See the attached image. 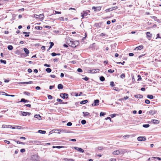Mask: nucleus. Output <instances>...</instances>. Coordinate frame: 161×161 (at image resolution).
Wrapping results in <instances>:
<instances>
[{
  "label": "nucleus",
  "mask_w": 161,
  "mask_h": 161,
  "mask_svg": "<svg viewBox=\"0 0 161 161\" xmlns=\"http://www.w3.org/2000/svg\"><path fill=\"white\" fill-rule=\"evenodd\" d=\"M66 42L69 46L73 47H75L79 43L78 41H74L70 38L69 40H67Z\"/></svg>",
  "instance_id": "1"
},
{
  "label": "nucleus",
  "mask_w": 161,
  "mask_h": 161,
  "mask_svg": "<svg viewBox=\"0 0 161 161\" xmlns=\"http://www.w3.org/2000/svg\"><path fill=\"white\" fill-rule=\"evenodd\" d=\"M90 13V11L89 10L86 11H83L81 13L82 17V19H83L85 16H86Z\"/></svg>",
  "instance_id": "2"
},
{
  "label": "nucleus",
  "mask_w": 161,
  "mask_h": 161,
  "mask_svg": "<svg viewBox=\"0 0 161 161\" xmlns=\"http://www.w3.org/2000/svg\"><path fill=\"white\" fill-rule=\"evenodd\" d=\"M60 97L63 99L68 98L69 95L66 93H61L60 94Z\"/></svg>",
  "instance_id": "3"
},
{
  "label": "nucleus",
  "mask_w": 161,
  "mask_h": 161,
  "mask_svg": "<svg viewBox=\"0 0 161 161\" xmlns=\"http://www.w3.org/2000/svg\"><path fill=\"white\" fill-rule=\"evenodd\" d=\"M137 140L139 141H146V139L145 136H139L137 138Z\"/></svg>",
  "instance_id": "4"
},
{
  "label": "nucleus",
  "mask_w": 161,
  "mask_h": 161,
  "mask_svg": "<svg viewBox=\"0 0 161 161\" xmlns=\"http://www.w3.org/2000/svg\"><path fill=\"white\" fill-rule=\"evenodd\" d=\"M92 9H94V11H99L101 9V7H93L92 8Z\"/></svg>",
  "instance_id": "5"
},
{
  "label": "nucleus",
  "mask_w": 161,
  "mask_h": 161,
  "mask_svg": "<svg viewBox=\"0 0 161 161\" xmlns=\"http://www.w3.org/2000/svg\"><path fill=\"white\" fill-rule=\"evenodd\" d=\"M99 100L98 99H96L94 100V103H92V106H97L98 105L99 103Z\"/></svg>",
  "instance_id": "6"
},
{
  "label": "nucleus",
  "mask_w": 161,
  "mask_h": 161,
  "mask_svg": "<svg viewBox=\"0 0 161 161\" xmlns=\"http://www.w3.org/2000/svg\"><path fill=\"white\" fill-rule=\"evenodd\" d=\"M74 148L75 149L77 150L79 152H81V153H83L84 152V150L81 148H79L77 147H74Z\"/></svg>",
  "instance_id": "7"
},
{
  "label": "nucleus",
  "mask_w": 161,
  "mask_h": 161,
  "mask_svg": "<svg viewBox=\"0 0 161 161\" xmlns=\"http://www.w3.org/2000/svg\"><path fill=\"white\" fill-rule=\"evenodd\" d=\"M143 48V46L142 45L139 46L138 47H136L135 49V50L137 51L142 49Z\"/></svg>",
  "instance_id": "8"
},
{
  "label": "nucleus",
  "mask_w": 161,
  "mask_h": 161,
  "mask_svg": "<svg viewBox=\"0 0 161 161\" xmlns=\"http://www.w3.org/2000/svg\"><path fill=\"white\" fill-rule=\"evenodd\" d=\"M102 24V22H100L99 23H95L94 25V26H95L97 28H99L100 27H101Z\"/></svg>",
  "instance_id": "9"
},
{
  "label": "nucleus",
  "mask_w": 161,
  "mask_h": 161,
  "mask_svg": "<svg viewBox=\"0 0 161 161\" xmlns=\"http://www.w3.org/2000/svg\"><path fill=\"white\" fill-rule=\"evenodd\" d=\"M32 81H30L29 82H21L19 83V84H31L32 83Z\"/></svg>",
  "instance_id": "10"
},
{
  "label": "nucleus",
  "mask_w": 161,
  "mask_h": 161,
  "mask_svg": "<svg viewBox=\"0 0 161 161\" xmlns=\"http://www.w3.org/2000/svg\"><path fill=\"white\" fill-rule=\"evenodd\" d=\"M134 97L137 98H142L143 97V96L141 94L135 95Z\"/></svg>",
  "instance_id": "11"
},
{
  "label": "nucleus",
  "mask_w": 161,
  "mask_h": 161,
  "mask_svg": "<svg viewBox=\"0 0 161 161\" xmlns=\"http://www.w3.org/2000/svg\"><path fill=\"white\" fill-rule=\"evenodd\" d=\"M29 101L28 100H26L24 98H22L21 99V100L20 102H18V103L19 102H24V103H26V102H29Z\"/></svg>",
  "instance_id": "12"
},
{
  "label": "nucleus",
  "mask_w": 161,
  "mask_h": 161,
  "mask_svg": "<svg viewBox=\"0 0 161 161\" xmlns=\"http://www.w3.org/2000/svg\"><path fill=\"white\" fill-rule=\"evenodd\" d=\"M120 153V152L119 150H116L113 152V154L114 155H118Z\"/></svg>",
  "instance_id": "13"
},
{
  "label": "nucleus",
  "mask_w": 161,
  "mask_h": 161,
  "mask_svg": "<svg viewBox=\"0 0 161 161\" xmlns=\"http://www.w3.org/2000/svg\"><path fill=\"white\" fill-rule=\"evenodd\" d=\"M2 127L3 128H11L12 126L10 125H3L2 126Z\"/></svg>",
  "instance_id": "14"
},
{
  "label": "nucleus",
  "mask_w": 161,
  "mask_h": 161,
  "mask_svg": "<svg viewBox=\"0 0 161 161\" xmlns=\"http://www.w3.org/2000/svg\"><path fill=\"white\" fill-rule=\"evenodd\" d=\"M34 117L39 120L41 119V117L39 114H36L35 115Z\"/></svg>",
  "instance_id": "15"
},
{
  "label": "nucleus",
  "mask_w": 161,
  "mask_h": 161,
  "mask_svg": "<svg viewBox=\"0 0 161 161\" xmlns=\"http://www.w3.org/2000/svg\"><path fill=\"white\" fill-rule=\"evenodd\" d=\"M152 122L154 124H158L159 123V121L156 119H152Z\"/></svg>",
  "instance_id": "16"
},
{
  "label": "nucleus",
  "mask_w": 161,
  "mask_h": 161,
  "mask_svg": "<svg viewBox=\"0 0 161 161\" xmlns=\"http://www.w3.org/2000/svg\"><path fill=\"white\" fill-rule=\"evenodd\" d=\"M63 88V86L61 84H59L58 86V89H62Z\"/></svg>",
  "instance_id": "17"
},
{
  "label": "nucleus",
  "mask_w": 161,
  "mask_h": 161,
  "mask_svg": "<svg viewBox=\"0 0 161 161\" xmlns=\"http://www.w3.org/2000/svg\"><path fill=\"white\" fill-rule=\"evenodd\" d=\"M88 102V100H83L80 102V103L81 104H84L87 103Z\"/></svg>",
  "instance_id": "18"
},
{
  "label": "nucleus",
  "mask_w": 161,
  "mask_h": 161,
  "mask_svg": "<svg viewBox=\"0 0 161 161\" xmlns=\"http://www.w3.org/2000/svg\"><path fill=\"white\" fill-rule=\"evenodd\" d=\"M24 51L25 52L26 54H28L29 53V50L26 48H24Z\"/></svg>",
  "instance_id": "19"
},
{
  "label": "nucleus",
  "mask_w": 161,
  "mask_h": 161,
  "mask_svg": "<svg viewBox=\"0 0 161 161\" xmlns=\"http://www.w3.org/2000/svg\"><path fill=\"white\" fill-rule=\"evenodd\" d=\"M156 113V111L155 110H151L149 112V113L151 114H153Z\"/></svg>",
  "instance_id": "20"
},
{
  "label": "nucleus",
  "mask_w": 161,
  "mask_h": 161,
  "mask_svg": "<svg viewBox=\"0 0 161 161\" xmlns=\"http://www.w3.org/2000/svg\"><path fill=\"white\" fill-rule=\"evenodd\" d=\"M99 69H92V73H95L97 72H99Z\"/></svg>",
  "instance_id": "21"
},
{
  "label": "nucleus",
  "mask_w": 161,
  "mask_h": 161,
  "mask_svg": "<svg viewBox=\"0 0 161 161\" xmlns=\"http://www.w3.org/2000/svg\"><path fill=\"white\" fill-rule=\"evenodd\" d=\"M146 34L147 37L151 38L152 37V34H151L149 32H147Z\"/></svg>",
  "instance_id": "22"
},
{
  "label": "nucleus",
  "mask_w": 161,
  "mask_h": 161,
  "mask_svg": "<svg viewBox=\"0 0 161 161\" xmlns=\"http://www.w3.org/2000/svg\"><path fill=\"white\" fill-rule=\"evenodd\" d=\"M147 98L150 99H153V96L152 95H148L147 96Z\"/></svg>",
  "instance_id": "23"
},
{
  "label": "nucleus",
  "mask_w": 161,
  "mask_h": 161,
  "mask_svg": "<svg viewBox=\"0 0 161 161\" xmlns=\"http://www.w3.org/2000/svg\"><path fill=\"white\" fill-rule=\"evenodd\" d=\"M83 114H84L83 116L84 117H86L89 115V113L88 112H83Z\"/></svg>",
  "instance_id": "24"
},
{
  "label": "nucleus",
  "mask_w": 161,
  "mask_h": 161,
  "mask_svg": "<svg viewBox=\"0 0 161 161\" xmlns=\"http://www.w3.org/2000/svg\"><path fill=\"white\" fill-rule=\"evenodd\" d=\"M38 132L41 134H44L46 133V132L45 130H39L38 131Z\"/></svg>",
  "instance_id": "25"
},
{
  "label": "nucleus",
  "mask_w": 161,
  "mask_h": 161,
  "mask_svg": "<svg viewBox=\"0 0 161 161\" xmlns=\"http://www.w3.org/2000/svg\"><path fill=\"white\" fill-rule=\"evenodd\" d=\"M7 48H8V49L9 50H12L13 48V46L12 45H8V46Z\"/></svg>",
  "instance_id": "26"
},
{
  "label": "nucleus",
  "mask_w": 161,
  "mask_h": 161,
  "mask_svg": "<svg viewBox=\"0 0 161 161\" xmlns=\"http://www.w3.org/2000/svg\"><path fill=\"white\" fill-rule=\"evenodd\" d=\"M39 143H40L39 142L37 141H32V142H31L33 144H38Z\"/></svg>",
  "instance_id": "27"
},
{
  "label": "nucleus",
  "mask_w": 161,
  "mask_h": 161,
  "mask_svg": "<svg viewBox=\"0 0 161 161\" xmlns=\"http://www.w3.org/2000/svg\"><path fill=\"white\" fill-rule=\"evenodd\" d=\"M35 29L37 30H41L42 29V28L41 26H36L35 27Z\"/></svg>",
  "instance_id": "28"
},
{
  "label": "nucleus",
  "mask_w": 161,
  "mask_h": 161,
  "mask_svg": "<svg viewBox=\"0 0 161 161\" xmlns=\"http://www.w3.org/2000/svg\"><path fill=\"white\" fill-rule=\"evenodd\" d=\"M44 16L43 14H40L38 15V18L40 19H42L44 18Z\"/></svg>",
  "instance_id": "29"
},
{
  "label": "nucleus",
  "mask_w": 161,
  "mask_h": 161,
  "mask_svg": "<svg viewBox=\"0 0 161 161\" xmlns=\"http://www.w3.org/2000/svg\"><path fill=\"white\" fill-rule=\"evenodd\" d=\"M22 115L23 116H26L27 115V112H21Z\"/></svg>",
  "instance_id": "30"
},
{
  "label": "nucleus",
  "mask_w": 161,
  "mask_h": 161,
  "mask_svg": "<svg viewBox=\"0 0 161 161\" xmlns=\"http://www.w3.org/2000/svg\"><path fill=\"white\" fill-rule=\"evenodd\" d=\"M63 160L64 161H74V160L72 159H68L67 158H64Z\"/></svg>",
  "instance_id": "31"
},
{
  "label": "nucleus",
  "mask_w": 161,
  "mask_h": 161,
  "mask_svg": "<svg viewBox=\"0 0 161 161\" xmlns=\"http://www.w3.org/2000/svg\"><path fill=\"white\" fill-rule=\"evenodd\" d=\"M50 45L49 46V49H50L51 48H52L53 46L54 45V43L53 42H50Z\"/></svg>",
  "instance_id": "32"
},
{
  "label": "nucleus",
  "mask_w": 161,
  "mask_h": 161,
  "mask_svg": "<svg viewBox=\"0 0 161 161\" xmlns=\"http://www.w3.org/2000/svg\"><path fill=\"white\" fill-rule=\"evenodd\" d=\"M46 71L47 72V73H50L51 72L52 70L50 68H47L46 69Z\"/></svg>",
  "instance_id": "33"
},
{
  "label": "nucleus",
  "mask_w": 161,
  "mask_h": 161,
  "mask_svg": "<svg viewBox=\"0 0 161 161\" xmlns=\"http://www.w3.org/2000/svg\"><path fill=\"white\" fill-rule=\"evenodd\" d=\"M100 80L102 81H103L105 80V78L103 76H101L100 78Z\"/></svg>",
  "instance_id": "34"
},
{
  "label": "nucleus",
  "mask_w": 161,
  "mask_h": 161,
  "mask_svg": "<svg viewBox=\"0 0 161 161\" xmlns=\"http://www.w3.org/2000/svg\"><path fill=\"white\" fill-rule=\"evenodd\" d=\"M17 143H19V144H25V143H24L23 142H19V141H15Z\"/></svg>",
  "instance_id": "35"
},
{
  "label": "nucleus",
  "mask_w": 161,
  "mask_h": 161,
  "mask_svg": "<svg viewBox=\"0 0 161 161\" xmlns=\"http://www.w3.org/2000/svg\"><path fill=\"white\" fill-rule=\"evenodd\" d=\"M5 94V95L7 96H10V97H14L15 96V95H9V94H8L5 92H4Z\"/></svg>",
  "instance_id": "36"
},
{
  "label": "nucleus",
  "mask_w": 161,
  "mask_h": 161,
  "mask_svg": "<svg viewBox=\"0 0 161 161\" xmlns=\"http://www.w3.org/2000/svg\"><path fill=\"white\" fill-rule=\"evenodd\" d=\"M0 61L1 63H3L4 64H6V61L5 60H3L2 59H1L0 60Z\"/></svg>",
  "instance_id": "37"
},
{
  "label": "nucleus",
  "mask_w": 161,
  "mask_h": 161,
  "mask_svg": "<svg viewBox=\"0 0 161 161\" xmlns=\"http://www.w3.org/2000/svg\"><path fill=\"white\" fill-rule=\"evenodd\" d=\"M23 93L25 95H27V96H29L30 95H31V94L29 92H23Z\"/></svg>",
  "instance_id": "38"
},
{
  "label": "nucleus",
  "mask_w": 161,
  "mask_h": 161,
  "mask_svg": "<svg viewBox=\"0 0 161 161\" xmlns=\"http://www.w3.org/2000/svg\"><path fill=\"white\" fill-rule=\"evenodd\" d=\"M143 127L144 128H148L149 127L150 125L149 124H144L143 125Z\"/></svg>",
  "instance_id": "39"
},
{
  "label": "nucleus",
  "mask_w": 161,
  "mask_h": 161,
  "mask_svg": "<svg viewBox=\"0 0 161 161\" xmlns=\"http://www.w3.org/2000/svg\"><path fill=\"white\" fill-rule=\"evenodd\" d=\"M116 43H114L113 45H111V48H112L113 49L114 48H115L116 46Z\"/></svg>",
  "instance_id": "40"
},
{
  "label": "nucleus",
  "mask_w": 161,
  "mask_h": 161,
  "mask_svg": "<svg viewBox=\"0 0 161 161\" xmlns=\"http://www.w3.org/2000/svg\"><path fill=\"white\" fill-rule=\"evenodd\" d=\"M106 114V113L103 112H101L100 113V116H103Z\"/></svg>",
  "instance_id": "41"
},
{
  "label": "nucleus",
  "mask_w": 161,
  "mask_h": 161,
  "mask_svg": "<svg viewBox=\"0 0 161 161\" xmlns=\"http://www.w3.org/2000/svg\"><path fill=\"white\" fill-rule=\"evenodd\" d=\"M113 10V9H112V8H108V9H106L105 11L106 12H108L110 11H111Z\"/></svg>",
  "instance_id": "42"
},
{
  "label": "nucleus",
  "mask_w": 161,
  "mask_h": 161,
  "mask_svg": "<svg viewBox=\"0 0 161 161\" xmlns=\"http://www.w3.org/2000/svg\"><path fill=\"white\" fill-rule=\"evenodd\" d=\"M86 123V120H84V119H83V120H82L81 121V123L82 124V125H84Z\"/></svg>",
  "instance_id": "43"
},
{
  "label": "nucleus",
  "mask_w": 161,
  "mask_h": 161,
  "mask_svg": "<svg viewBox=\"0 0 161 161\" xmlns=\"http://www.w3.org/2000/svg\"><path fill=\"white\" fill-rule=\"evenodd\" d=\"M125 74L123 73L120 75V77L122 79L125 78Z\"/></svg>",
  "instance_id": "44"
},
{
  "label": "nucleus",
  "mask_w": 161,
  "mask_h": 161,
  "mask_svg": "<svg viewBox=\"0 0 161 161\" xmlns=\"http://www.w3.org/2000/svg\"><path fill=\"white\" fill-rule=\"evenodd\" d=\"M113 89L114 90H115L116 91L119 92L120 90V89H119L118 87H114L113 88Z\"/></svg>",
  "instance_id": "45"
},
{
  "label": "nucleus",
  "mask_w": 161,
  "mask_h": 161,
  "mask_svg": "<svg viewBox=\"0 0 161 161\" xmlns=\"http://www.w3.org/2000/svg\"><path fill=\"white\" fill-rule=\"evenodd\" d=\"M114 71V70H112L111 69H109L108 70V72L110 73H113Z\"/></svg>",
  "instance_id": "46"
},
{
  "label": "nucleus",
  "mask_w": 161,
  "mask_h": 161,
  "mask_svg": "<svg viewBox=\"0 0 161 161\" xmlns=\"http://www.w3.org/2000/svg\"><path fill=\"white\" fill-rule=\"evenodd\" d=\"M145 103L147 104H149L150 103V102L149 100L146 99L145 100Z\"/></svg>",
  "instance_id": "47"
},
{
  "label": "nucleus",
  "mask_w": 161,
  "mask_h": 161,
  "mask_svg": "<svg viewBox=\"0 0 161 161\" xmlns=\"http://www.w3.org/2000/svg\"><path fill=\"white\" fill-rule=\"evenodd\" d=\"M128 98H129V97H128V96H126V97H125L123 98H122L121 99V100H123L124 99L125 100H126L128 99Z\"/></svg>",
  "instance_id": "48"
},
{
  "label": "nucleus",
  "mask_w": 161,
  "mask_h": 161,
  "mask_svg": "<svg viewBox=\"0 0 161 161\" xmlns=\"http://www.w3.org/2000/svg\"><path fill=\"white\" fill-rule=\"evenodd\" d=\"M110 85L111 86H114V83L113 81H111L110 82Z\"/></svg>",
  "instance_id": "49"
},
{
  "label": "nucleus",
  "mask_w": 161,
  "mask_h": 161,
  "mask_svg": "<svg viewBox=\"0 0 161 161\" xmlns=\"http://www.w3.org/2000/svg\"><path fill=\"white\" fill-rule=\"evenodd\" d=\"M72 125V123L71 122H68L67 124V125L68 126H71Z\"/></svg>",
  "instance_id": "50"
},
{
  "label": "nucleus",
  "mask_w": 161,
  "mask_h": 161,
  "mask_svg": "<svg viewBox=\"0 0 161 161\" xmlns=\"http://www.w3.org/2000/svg\"><path fill=\"white\" fill-rule=\"evenodd\" d=\"M82 79L85 80V81H87L89 80V78L87 77H85L84 78H82Z\"/></svg>",
  "instance_id": "51"
},
{
  "label": "nucleus",
  "mask_w": 161,
  "mask_h": 161,
  "mask_svg": "<svg viewBox=\"0 0 161 161\" xmlns=\"http://www.w3.org/2000/svg\"><path fill=\"white\" fill-rule=\"evenodd\" d=\"M16 129H21L22 128V127L20 126H15Z\"/></svg>",
  "instance_id": "52"
},
{
  "label": "nucleus",
  "mask_w": 161,
  "mask_h": 161,
  "mask_svg": "<svg viewBox=\"0 0 161 161\" xmlns=\"http://www.w3.org/2000/svg\"><path fill=\"white\" fill-rule=\"evenodd\" d=\"M77 71L79 72H82V69L80 68H78Z\"/></svg>",
  "instance_id": "53"
},
{
  "label": "nucleus",
  "mask_w": 161,
  "mask_h": 161,
  "mask_svg": "<svg viewBox=\"0 0 161 161\" xmlns=\"http://www.w3.org/2000/svg\"><path fill=\"white\" fill-rule=\"evenodd\" d=\"M152 158L157 159L159 160H161V158L159 157H152Z\"/></svg>",
  "instance_id": "54"
},
{
  "label": "nucleus",
  "mask_w": 161,
  "mask_h": 161,
  "mask_svg": "<svg viewBox=\"0 0 161 161\" xmlns=\"http://www.w3.org/2000/svg\"><path fill=\"white\" fill-rule=\"evenodd\" d=\"M47 97L49 99H52L53 98L52 96L51 95H48Z\"/></svg>",
  "instance_id": "55"
},
{
  "label": "nucleus",
  "mask_w": 161,
  "mask_h": 161,
  "mask_svg": "<svg viewBox=\"0 0 161 161\" xmlns=\"http://www.w3.org/2000/svg\"><path fill=\"white\" fill-rule=\"evenodd\" d=\"M51 55L52 56H56V53H51Z\"/></svg>",
  "instance_id": "56"
},
{
  "label": "nucleus",
  "mask_w": 161,
  "mask_h": 161,
  "mask_svg": "<svg viewBox=\"0 0 161 161\" xmlns=\"http://www.w3.org/2000/svg\"><path fill=\"white\" fill-rule=\"evenodd\" d=\"M25 149H22L20 150V151L21 153H23L25 152Z\"/></svg>",
  "instance_id": "57"
},
{
  "label": "nucleus",
  "mask_w": 161,
  "mask_h": 161,
  "mask_svg": "<svg viewBox=\"0 0 161 161\" xmlns=\"http://www.w3.org/2000/svg\"><path fill=\"white\" fill-rule=\"evenodd\" d=\"M116 115V114H111L110 115V116L111 117L114 118L115 116Z\"/></svg>",
  "instance_id": "58"
},
{
  "label": "nucleus",
  "mask_w": 161,
  "mask_h": 161,
  "mask_svg": "<svg viewBox=\"0 0 161 161\" xmlns=\"http://www.w3.org/2000/svg\"><path fill=\"white\" fill-rule=\"evenodd\" d=\"M4 142L8 144H9L10 143V142L9 141H7V140H5L4 141Z\"/></svg>",
  "instance_id": "59"
},
{
  "label": "nucleus",
  "mask_w": 161,
  "mask_h": 161,
  "mask_svg": "<svg viewBox=\"0 0 161 161\" xmlns=\"http://www.w3.org/2000/svg\"><path fill=\"white\" fill-rule=\"evenodd\" d=\"M56 130L57 131H58L57 133L60 134V133L61 131V130L60 129H57Z\"/></svg>",
  "instance_id": "60"
},
{
  "label": "nucleus",
  "mask_w": 161,
  "mask_h": 161,
  "mask_svg": "<svg viewBox=\"0 0 161 161\" xmlns=\"http://www.w3.org/2000/svg\"><path fill=\"white\" fill-rule=\"evenodd\" d=\"M24 106H26L28 107H31V105L30 104H25Z\"/></svg>",
  "instance_id": "61"
},
{
  "label": "nucleus",
  "mask_w": 161,
  "mask_h": 161,
  "mask_svg": "<svg viewBox=\"0 0 161 161\" xmlns=\"http://www.w3.org/2000/svg\"><path fill=\"white\" fill-rule=\"evenodd\" d=\"M57 101L58 102H62L63 101L62 100L59 98L57 99Z\"/></svg>",
  "instance_id": "62"
},
{
  "label": "nucleus",
  "mask_w": 161,
  "mask_h": 161,
  "mask_svg": "<svg viewBox=\"0 0 161 161\" xmlns=\"http://www.w3.org/2000/svg\"><path fill=\"white\" fill-rule=\"evenodd\" d=\"M44 66L45 67H50V65H49V64H44Z\"/></svg>",
  "instance_id": "63"
},
{
  "label": "nucleus",
  "mask_w": 161,
  "mask_h": 161,
  "mask_svg": "<svg viewBox=\"0 0 161 161\" xmlns=\"http://www.w3.org/2000/svg\"><path fill=\"white\" fill-rule=\"evenodd\" d=\"M129 56H134V54L133 53H130L129 54Z\"/></svg>",
  "instance_id": "64"
}]
</instances>
